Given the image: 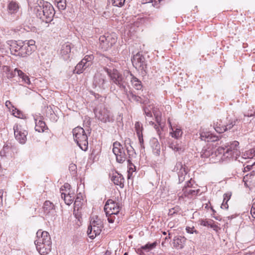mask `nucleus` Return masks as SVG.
I'll return each instance as SVG.
<instances>
[{
    "label": "nucleus",
    "mask_w": 255,
    "mask_h": 255,
    "mask_svg": "<svg viewBox=\"0 0 255 255\" xmlns=\"http://www.w3.org/2000/svg\"><path fill=\"white\" fill-rule=\"evenodd\" d=\"M156 245V243H153L152 244H147L146 245L143 246L141 247L142 250H151L155 247Z\"/></svg>",
    "instance_id": "79ce46f5"
},
{
    "label": "nucleus",
    "mask_w": 255,
    "mask_h": 255,
    "mask_svg": "<svg viewBox=\"0 0 255 255\" xmlns=\"http://www.w3.org/2000/svg\"><path fill=\"white\" fill-rule=\"evenodd\" d=\"M11 113L14 116L18 118H22L23 116L22 113L15 108L11 109Z\"/></svg>",
    "instance_id": "4c0bfd02"
},
{
    "label": "nucleus",
    "mask_w": 255,
    "mask_h": 255,
    "mask_svg": "<svg viewBox=\"0 0 255 255\" xmlns=\"http://www.w3.org/2000/svg\"><path fill=\"white\" fill-rule=\"evenodd\" d=\"M74 140L83 150L86 151L88 146V136L85 130L81 127H77L73 130Z\"/></svg>",
    "instance_id": "20e7f679"
},
{
    "label": "nucleus",
    "mask_w": 255,
    "mask_h": 255,
    "mask_svg": "<svg viewBox=\"0 0 255 255\" xmlns=\"http://www.w3.org/2000/svg\"><path fill=\"white\" fill-rule=\"evenodd\" d=\"M7 7L9 12L12 13H15L17 11L19 6L18 3H16L15 1H11L8 4Z\"/></svg>",
    "instance_id": "7c9ffc66"
},
{
    "label": "nucleus",
    "mask_w": 255,
    "mask_h": 255,
    "mask_svg": "<svg viewBox=\"0 0 255 255\" xmlns=\"http://www.w3.org/2000/svg\"><path fill=\"white\" fill-rule=\"evenodd\" d=\"M14 72H17V75L20 78H22L24 77V76L25 75V74L23 73L21 70L18 69L17 68H15L14 69Z\"/></svg>",
    "instance_id": "8fccbe9b"
},
{
    "label": "nucleus",
    "mask_w": 255,
    "mask_h": 255,
    "mask_svg": "<svg viewBox=\"0 0 255 255\" xmlns=\"http://www.w3.org/2000/svg\"><path fill=\"white\" fill-rule=\"evenodd\" d=\"M35 128L36 131H38V132H43L47 128L46 125L41 118L35 119Z\"/></svg>",
    "instance_id": "b1692460"
},
{
    "label": "nucleus",
    "mask_w": 255,
    "mask_h": 255,
    "mask_svg": "<svg viewBox=\"0 0 255 255\" xmlns=\"http://www.w3.org/2000/svg\"><path fill=\"white\" fill-rule=\"evenodd\" d=\"M135 129L136 132V134H140L142 133V125L139 122H136L135 123Z\"/></svg>",
    "instance_id": "e433bc0d"
},
{
    "label": "nucleus",
    "mask_w": 255,
    "mask_h": 255,
    "mask_svg": "<svg viewBox=\"0 0 255 255\" xmlns=\"http://www.w3.org/2000/svg\"><path fill=\"white\" fill-rule=\"evenodd\" d=\"M22 81L26 84L29 85L30 84V80L29 77L25 74L23 78H21Z\"/></svg>",
    "instance_id": "603ef678"
},
{
    "label": "nucleus",
    "mask_w": 255,
    "mask_h": 255,
    "mask_svg": "<svg viewBox=\"0 0 255 255\" xmlns=\"http://www.w3.org/2000/svg\"><path fill=\"white\" fill-rule=\"evenodd\" d=\"M155 120L156 121L158 124H160V121H161V117L160 116L156 115L155 116Z\"/></svg>",
    "instance_id": "e2e57ef3"
},
{
    "label": "nucleus",
    "mask_w": 255,
    "mask_h": 255,
    "mask_svg": "<svg viewBox=\"0 0 255 255\" xmlns=\"http://www.w3.org/2000/svg\"><path fill=\"white\" fill-rule=\"evenodd\" d=\"M200 138L206 141H215L219 140L218 136L212 135L210 132L202 131L200 132Z\"/></svg>",
    "instance_id": "6ab92c4d"
},
{
    "label": "nucleus",
    "mask_w": 255,
    "mask_h": 255,
    "mask_svg": "<svg viewBox=\"0 0 255 255\" xmlns=\"http://www.w3.org/2000/svg\"><path fill=\"white\" fill-rule=\"evenodd\" d=\"M182 167V164L181 162H178L176 163V164L174 167V170L175 171H177L179 169H181Z\"/></svg>",
    "instance_id": "6e6d98bb"
},
{
    "label": "nucleus",
    "mask_w": 255,
    "mask_h": 255,
    "mask_svg": "<svg viewBox=\"0 0 255 255\" xmlns=\"http://www.w3.org/2000/svg\"><path fill=\"white\" fill-rule=\"evenodd\" d=\"M170 147L172 149H173L174 150L176 151H180L182 149V148L180 146H179V145L178 144H176H176H175L174 143H171L170 145Z\"/></svg>",
    "instance_id": "c03bdc74"
},
{
    "label": "nucleus",
    "mask_w": 255,
    "mask_h": 255,
    "mask_svg": "<svg viewBox=\"0 0 255 255\" xmlns=\"http://www.w3.org/2000/svg\"><path fill=\"white\" fill-rule=\"evenodd\" d=\"M2 71L3 74L6 75L7 78L8 79L13 78L15 75L14 71H12L10 68L8 66H3Z\"/></svg>",
    "instance_id": "cd10ccee"
},
{
    "label": "nucleus",
    "mask_w": 255,
    "mask_h": 255,
    "mask_svg": "<svg viewBox=\"0 0 255 255\" xmlns=\"http://www.w3.org/2000/svg\"><path fill=\"white\" fill-rule=\"evenodd\" d=\"M186 231L188 233L190 234H193L195 233V234H198V231L196 230H195V228L194 227H187L186 228Z\"/></svg>",
    "instance_id": "49530a36"
},
{
    "label": "nucleus",
    "mask_w": 255,
    "mask_h": 255,
    "mask_svg": "<svg viewBox=\"0 0 255 255\" xmlns=\"http://www.w3.org/2000/svg\"><path fill=\"white\" fill-rule=\"evenodd\" d=\"M37 239L35 241V244H41L42 243H52L49 233L46 231L39 230L36 233Z\"/></svg>",
    "instance_id": "f8f14e48"
},
{
    "label": "nucleus",
    "mask_w": 255,
    "mask_h": 255,
    "mask_svg": "<svg viewBox=\"0 0 255 255\" xmlns=\"http://www.w3.org/2000/svg\"><path fill=\"white\" fill-rule=\"evenodd\" d=\"M186 239L184 237L176 236L173 240V244L174 248L178 249L183 248Z\"/></svg>",
    "instance_id": "aec40b11"
},
{
    "label": "nucleus",
    "mask_w": 255,
    "mask_h": 255,
    "mask_svg": "<svg viewBox=\"0 0 255 255\" xmlns=\"http://www.w3.org/2000/svg\"><path fill=\"white\" fill-rule=\"evenodd\" d=\"M163 234L164 235H166V233L165 232H163Z\"/></svg>",
    "instance_id": "69168bd1"
},
{
    "label": "nucleus",
    "mask_w": 255,
    "mask_h": 255,
    "mask_svg": "<svg viewBox=\"0 0 255 255\" xmlns=\"http://www.w3.org/2000/svg\"><path fill=\"white\" fill-rule=\"evenodd\" d=\"M69 170L72 172L73 174H74L76 173V170L77 169V166L74 164H71L69 166Z\"/></svg>",
    "instance_id": "3c124183"
},
{
    "label": "nucleus",
    "mask_w": 255,
    "mask_h": 255,
    "mask_svg": "<svg viewBox=\"0 0 255 255\" xmlns=\"http://www.w3.org/2000/svg\"><path fill=\"white\" fill-rule=\"evenodd\" d=\"M111 179L115 185L119 186L121 188L124 187V179L121 174L114 173Z\"/></svg>",
    "instance_id": "412c9836"
},
{
    "label": "nucleus",
    "mask_w": 255,
    "mask_h": 255,
    "mask_svg": "<svg viewBox=\"0 0 255 255\" xmlns=\"http://www.w3.org/2000/svg\"><path fill=\"white\" fill-rule=\"evenodd\" d=\"M80 62L82 64H83L82 65L85 69H87V68L89 67L90 66H91L89 64H88V63L84 61L83 62V59L80 61Z\"/></svg>",
    "instance_id": "052dcab7"
},
{
    "label": "nucleus",
    "mask_w": 255,
    "mask_h": 255,
    "mask_svg": "<svg viewBox=\"0 0 255 255\" xmlns=\"http://www.w3.org/2000/svg\"><path fill=\"white\" fill-rule=\"evenodd\" d=\"M131 77L130 82L133 87L136 90H140L142 88L141 82L130 72H128Z\"/></svg>",
    "instance_id": "393cba45"
},
{
    "label": "nucleus",
    "mask_w": 255,
    "mask_h": 255,
    "mask_svg": "<svg viewBox=\"0 0 255 255\" xmlns=\"http://www.w3.org/2000/svg\"><path fill=\"white\" fill-rule=\"evenodd\" d=\"M57 3V6L60 10H64L66 7V0H55Z\"/></svg>",
    "instance_id": "72a5a7b5"
},
{
    "label": "nucleus",
    "mask_w": 255,
    "mask_h": 255,
    "mask_svg": "<svg viewBox=\"0 0 255 255\" xmlns=\"http://www.w3.org/2000/svg\"><path fill=\"white\" fill-rule=\"evenodd\" d=\"M130 96L131 97V98L134 101H139L140 97L133 95L132 93H131L130 94Z\"/></svg>",
    "instance_id": "bf43d9fd"
},
{
    "label": "nucleus",
    "mask_w": 255,
    "mask_h": 255,
    "mask_svg": "<svg viewBox=\"0 0 255 255\" xmlns=\"http://www.w3.org/2000/svg\"><path fill=\"white\" fill-rule=\"evenodd\" d=\"M240 120L238 119H229L225 120H217L214 123V128L218 133H221L232 129L234 126L239 123Z\"/></svg>",
    "instance_id": "7ed1b4c3"
},
{
    "label": "nucleus",
    "mask_w": 255,
    "mask_h": 255,
    "mask_svg": "<svg viewBox=\"0 0 255 255\" xmlns=\"http://www.w3.org/2000/svg\"><path fill=\"white\" fill-rule=\"evenodd\" d=\"M5 106L8 108L10 110L14 107L12 105L11 103L9 101H6L5 102Z\"/></svg>",
    "instance_id": "4d7b16f0"
},
{
    "label": "nucleus",
    "mask_w": 255,
    "mask_h": 255,
    "mask_svg": "<svg viewBox=\"0 0 255 255\" xmlns=\"http://www.w3.org/2000/svg\"><path fill=\"white\" fill-rule=\"evenodd\" d=\"M106 71L111 80H112L114 83L120 87L125 88V86L124 85L125 83L124 78L120 72L115 69L109 70L108 68H106Z\"/></svg>",
    "instance_id": "6e6552de"
},
{
    "label": "nucleus",
    "mask_w": 255,
    "mask_h": 255,
    "mask_svg": "<svg viewBox=\"0 0 255 255\" xmlns=\"http://www.w3.org/2000/svg\"><path fill=\"white\" fill-rule=\"evenodd\" d=\"M96 117L100 121L107 122L109 121V111L105 108H101L96 113Z\"/></svg>",
    "instance_id": "a211bd4d"
},
{
    "label": "nucleus",
    "mask_w": 255,
    "mask_h": 255,
    "mask_svg": "<svg viewBox=\"0 0 255 255\" xmlns=\"http://www.w3.org/2000/svg\"><path fill=\"white\" fill-rule=\"evenodd\" d=\"M74 192L70 193L69 194L66 195L65 196H62V198H63L65 201V203L68 205H70L73 202L74 196Z\"/></svg>",
    "instance_id": "c756f323"
},
{
    "label": "nucleus",
    "mask_w": 255,
    "mask_h": 255,
    "mask_svg": "<svg viewBox=\"0 0 255 255\" xmlns=\"http://www.w3.org/2000/svg\"><path fill=\"white\" fill-rule=\"evenodd\" d=\"M229 206L228 204V202L223 201V203L221 205V208L222 209H228Z\"/></svg>",
    "instance_id": "13d9d810"
},
{
    "label": "nucleus",
    "mask_w": 255,
    "mask_h": 255,
    "mask_svg": "<svg viewBox=\"0 0 255 255\" xmlns=\"http://www.w3.org/2000/svg\"><path fill=\"white\" fill-rule=\"evenodd\" d=\"M85 203V201L83 195L81 193L78 194L74 204V210L78 211L82 208Z\"/></svg>",
    "instance_id": "4be33fe9"
},
{
    "label": "nucleus",
    "mask_w": 255,
    "mask_h": 255,
    "mask_svg": "<svg viewBox=\"0 0 255 255\" xmlns=\"http://www.w3.org/2000/svg\"><path fill=\"white\" fill-rule=\"evenodd\" d=\"M28 47V45H26L24 42H22V44H21L20 52L17 54L18 56L25 57L31 54L33 51Z\"/></svg>",
    "instance_id": "5701e85b"
},
{
    "label": "nucleus",
    "mask_w": 255,
    "mask_h": 255,
    "mask_svg": "<svg viewBox=\"0 0 255 255\" xmlns=\"http://www.w3.org/2000/svg\"><path fill=\"white\" fill-rule=\"evenodd\" d=\"M60 191L61 193V197L69 194L73 192L71 188V185L68 183H65L61 186Z\"/></svg>",
    "instance_id": "a878e982"
},
{
    "label": "nucleus",
    "mask_w": 255,
    "mask_h": 255,
    "mask_svg": "<svg viewBox=\"0 0 255 255\" xmlns=\"http://www.w3.org/2000/svg\"><path fill=\"white\" fill-rule=\"evenodd\" d=\"M253 165H247L244 168V172H247L250 170Z\"/></svg>",
    "instance_id": "680f3d73"
},
{
    "label": "nucleus",
    "mask_w": 255,
    "mask_h": 255,
    "mask_svg": "<svg viewBox=\"0 0 255 255\" xmlns=\"http://www.w3.org/2000/svg\"><path fill=\"white\" fill-rule=\"evenodd\" d=\"M100 46L104 50H107L117 42V37L113 34L102 35L99 38Z\"/></svg>",
    "instance_id": "423d86ee"
},
{
    "label": "nucleus",
    "mask_w": 255,
    "mask_h": 255,
    "mask_svg": "<svg viewBox=\"0 0 255 255\" xmlns=\"http://www.w3.org/2000/svg\"><path fill=\"white\" fill-rule=\"evenodd\" d=\"M130 170H132V171H133V170L132 168H129V171H128V172H129Z\"/></svg>",
    "instance_id": "0e129e2a"
},
{
    "label": "nucleus",
    "mask_w": 255,
    "mask_h": 255,
    "mask_svg": "<svg viewBox=\"0 0 255 255\" xmlns=\"http://www.w3.org/2000/svg\"><path fill=\"white\" fill-rule=\"evenodd\" d=\"M34 11L37 17L46 23L51 21L54 14L52 5L44 0H38Z\"/></svg>",
    "instance_id": "f257e3e1"
},
{
    "label": "nucleus",
    "mask_w": 255,
    "mask_h": 255,
    "mask_svg": "<svg viewBox=\"0 0 255 255\" xmlns=\"http://www.w3.org/2000/svg\"><path fill=\"white\" fill-rule=\"evenodd\" d=\"M94 58V56L93 54L87 55L83 59V62L85 61L88 63V64L91 66L93 64V60Z\"/></svg>",
    "instance_id": "c9c22d12"
},
{
    "label": "nucleus",
    "mask_w": 255,
    "mask_h": 255,
    "mask_svg": "<svg viewBox=\"0 0 255 255\" xmlns=\"http://www.w3.org/2000/svg\"><path fill=\"white\" fill-rule=\"evenodd\" d=\"M224 150H226L225 153H227L231 156L237 157L240 155L239 142L236 140L230 142L229 144L225 146V148H224Z\"/></svg>",
    "instance_id": "9d476101"
},
{
    "label": "nucleus",
    "mask_w": 255,
    "mask_h": 255,
    "mask_svg": "<svg viewBox=\"0 0 255 255\" xmlns=\"http://www.w3.org/2000/svg\"><path fill=\"white\" fill-rule=\"evenodd\" d=\"M25 125L16 124L13 127L15 139L20 143L24 144L27 140L28 131Z\"/></svg>",
    "instance_id": "39448f33"
},
{
    "label": "nucleus",
    "mask_w": 255,
    "mask_h": 255,
    "mask_svg": "<svg viewBox=\"0 0 255 255\" xmlns=\"http://www.w3.org/2000/svg\"><path fill=\"white\" fill-rule=\"evenodd\" d=\"M137 136H138V140H139V143L140 144V146L142 148H144V140H143V134L142 133V134H137Z\"/></svg>",
    "instance_id": "de8ad7c7"
},
{
    "label": "nucleus",
    "mask_w": 255,
    "mask_h": 255,
    "mask_svg": "<svg viewBox=\"0 0 255 255\" xmlns=\"http://www.w3.org/2000/svg\"><path fill=\"white\" fill-rule=\"evenodd\" d=\"M151 147L153 152L157 155L160 152V145L157 139H154L151 141Z\"/></svg>",
    "instance_id": "bb28decb"
},
{
    "label": "nucleus",
    "mask_w": 255,
    "mask_h": 255,
    "mask_svg": "<svg viewBox=\"0 0 255 255\" xmlns=\"http://www.w3.org/2000/svg\"><path fill=\"white\" fill-rule=\"evenodd\" d=\"M121 209L119 203H117L112 199H108L106 202L104 210L108 217V222L113 223L116 219V216H117Z\"/></svg>",
    "instance_id": "f03ea898"
},
{
    "label": "nucleus",
    "mask_w": 255,
    "mask_h": 255,
    "mask_svg": "<svg viewBox=\"0 0 255 255\" xmlns=\"http://www.w3.org/2000/svg\"><path fill=\"white\" fill-rule=\"evenodd\" d=\"M14 72H17V75L20 78H22L24 77V76L25 75V74L23 73L21 70L18 69L17 68H15L14 69Z\"/></svg>",
    "instance_id": "09e8293b"
},
{
    "label": "nucleus",
    "mask_w": 255,
    "mask_h": 255,
    "mask_svg": "<svg viewBox=\"0 0 255 255\" xmlns=\"http://www.w3.org/2000/svg\"><path fill=\"white\" fill-rule=\"evenodd\" d=\"M71 47L70 44L68 43L64 44L61 48V53L62 55H67L70 53Z\"/></svg>",
    "instance_id": "473e14b6"
},
{
    "label": "nucleus",
    "mask_w": 255,
    "mask_h": 255,
    "mask_svg": "<svg viewBox=\"0 0 255 255\" xmlns=\"http://www.w3.org/2000/svg\"><path fill=\"white\" fill-rule=\"evenodd\" d=\"M112 1L114 5L119 7L123 6L125 2V0H112Z\"/></svg>",
    "instance_id": "37998d69"
},
{
    "label": "nucleus",
    "mask_w": 255,
    "mask_h": 255,
    "mask_svg": "<svg viewBox=\"0 0 255 255\" xmlns=\"http://www.w3.org/2000/svg\"><path fill=\"white\" fill-rule=\"evenodd\" d=\"M245 155L247 156V157L249 158H253L254 156H255V149L252 148L247 151Z\"/></svg>",
    "instance_id": "ea45409f"
},
{
    "label": "nucleus",
    "mask_w": 255,
    "mask_h": 255,
    "mask_svg": "<svg viewBox=\"0 0 255 255\" xmlns=\"http://www.w3.org/2000/svg\"><path fill=\"white\" fill-rule=\"evenodd\" d=\"M167 121L170 127V129L171 130L170 131V134L171 136L176 139H178L181 137L183 134V132L181 129V128L177 126H173L171 125L169 118L168 119Z\"/></svg>",
    "instance_id": "2eb2a0df"
},
{
    "label": "nucleus",
    "mask_w": 255,
    "mask_h": 255,
    "mask_svg": "<svg viewBox=\"0 0 255 255\" xmlns=\"http://www.w3.org/2000/svg\"><path fill=\"white\" fill-rule=\"evenodd\" d=\"M131 61L133 66L135 67V68L140 70H145L146 68V63L145 58L144 56L139 53H137L134 55Z\"/></svg>",
    "instance_id": "9b49d317"
},
{
    "label": "nucleus",
    "mask_w": 255,
    "mask_h": 255,
    "mask_svg": "<svg viewBox=\"0 0 255 255\" xmlns=\"http://www.w3.org/2000/svg\"><path fill=\"white\" fill-rule=\"evenodd\" d=\"M113 151L118 162L123 163L127 159L126 150L120 142L116 141L113 143Z\"/></svg>",
    "instance_id": "0eeeda50"
},
{
    "label": "nucleus",
    "mask_w": 255,
    "mask_h": 255,
    "mask_svg": "<svg viewBox=\"0 0 255 255\" xmlns=\"http://www.w3.org/2000/svg\"><path fill=\"white\" fill-rule=\"evenodd\" d=\"M181 211V208L179 206H176L170 209L168 212L169 216H173L174 214H178Z\"/></svg>",
    "instance_id": "58836bf2"
},
{
    "label": "nucleus",
    "mask_w": 255,
    "mask_h": 255,
    "mask_svg": "<svg viewBox=\"0 0 255 255\" xmlns=\"http://www.w3.org/2000/svg\"><path fill=\"white\" fill-rule=\"evenodd\" d=\"M53 204L49 201H46L44 203L43 208L46 210H48V208H53Z\"/></svg>",
    "instance_id": "a18cd8bd"
},
{
    "label": "nucleus",
    "mask_w": 255,
    "mask_h": 255,
    "mask_svg": "<svg viewBox=\"0 0 255 255\" xmlns=\"http://www.w3.org/2000/svg\"><path fill=\"white\" fill-rule=\"evenodd\" d=\"M231 197V193H227L224 194V202H228V201L230 199Z\"/></svg>",
    "instance_id": "864d4df0"
},
{
    "label": "nucleus",
    "mask_w": 255,
    "mask_h": 255,
    "mask_svg": "<svg viewBox=\"0 0 255 255\" xmlns=\"http://www.w3.org/2000/svg\"><path fill=\"white\" fill-rule=\"evenodd\" d=\"M102 225L100 221H93L91 222L87 230V234L90 238L94 239L100 235L102 231Z\"/></svg>",
    "instance_id": "1a4fd4ad"
},
{
    "label": "nucleus",
    "mask_w": 255,
    "mask_h": 255,
    "mask_svg": "<svg viewBox=\"0 0 255 255\" xmlns=\"http://www.w3.org/2000/svg\"><path fill=\"white\" fill-rule=\"evenodd\" d=\"M24 42L26 45H28L29 46L28 47L31 48L32 51L34 50V48L35 47V42L34 40L31 39V40H29L28 41H24Z\"/></svg>",
    "instance_id": "a19ab883"
},
{
    "label": "nucleus",
    "mask_w": 255,
    "mask_h": 255,
    "mask_svg": "<svg viewBox=\"0 0 255 255\" xmlns=\"http://www.w3.org/2000/svg\"><path fill=\"white\" fill-rule=\"evenodd\" d=\"M106 76L100 72H98L95 75L94 78V84L96 86L103 87L106 82Z\"/></svg>",
    "instance_id": "dca6fc26"
},
{
    "label": "nucleus",
    "mask_w": 255,
    "mask_h": 255,
    "mask_svg": "<svg viewBox=\"0 0 255 255\" xmlns=\"http://www.w3.org/2000/svg\"><path fill=\"white\" fill-rule=\"evenodd\" d=\"M37 250L41 255H46L48 254L51 250L52 243L35 245Z\"/></svg>",
    "instance_id": "f3484780"
},
{
    "label": "nucleus",
    "mask_w": 255,
    "mask_h": 255,
    "mask_svg": "<svg viewBox=\"0 0 255 255\" xmlns=\"http://www.w3.org/2000/svg\"><path fill=\"white\" fill-rule=\"evenodd\" d=\"M200 225L203 226L210 227L215 229L217 228V226L214 224V222L212 220L201 219L200 220Z\"/></svg>",
    "instance_id": "c85d7f7f"
},
{
    "label": "nucleus",
    "mask_w": 255,
    "mask_h": 255,
    "mask_svg": "<svg viewBox=\"0 0 255 255\" xmlns=\"http://www.w3.org/2000/svg\"><path fill=\"white\" fill-rule=\"evenodd\" d=\"M184 194L185 196L189 195L196 196L199 193V190H193L191 188H185L183 189Z\"/></svg>",
    "instance_id": "2f4dec72"
},
{
    "label": "nucleus",
    "mask_w": 255,
    "mask_h": 255,
    "mask_svg": "<svg viewBox=\"0 0 255 255\" xmlns=\"http://www.w3.org/2000/svg\"><path fill=\"white\" fill-rule=\"evenodd\" d=\"M124 255H128V253H125Z\"/></svg>",
    "instance_id": "338daca9"
},
{
    "label": "nucleus",
    "mask_w": 255,
    "mask_h": 255,
    "mask_svg": "<svg viewBox=\"0 0 255 255\" xmlns=\"http://www.w3.org/2000/svg\"><path fill=\"white\" fill-rule=\"evenodd\" d=\"M251 214L254 219H255V204L253 203L251 209Z\"/></svg>",
    "instance_id": "5fc2aeb1"
},
{
    "label": "nucleus",
    "mask_w": 255,
    "mask_h": 255,
    "mask_svg": "<svg viewBox=\"0 0 255 255\" xmlns=\"http://www.w3.org/2000/svg\"><path fill=\"white\" fill-rule=\"evenodd\" d=\"M6 43L9 46L11 53L12 55L18 56L17 54L20 52L21 44H22V42L10 40H8Z\"/></svg>",
    "instance_id": "ddd939ff"
},
{
    "label": "nucleus",
    "mask_w": 255,
    "mask_h": 255,
    "mask_svg": "<svg viewBox=\"0 0 255 255\" xmlns=\"http://www.w3.org/2000/svg\"><path fill=\"white\" fill-rule=\"evenodd\" d=\"M245 185L250 189L255 187V171H252L243 178Z\"/></svg>",
    "instance_id": "4468645a"
},
{
    "label": "nucleus",
    "mask_w": 255,
    "mask_h": 255,
    "mask_svg": "<svg viewBox=\"0 0 255 255\" xmlns=\"http://www.w3.org/2000/svg\"><path fill=\"white\" fill-rule=\"evenodd\" d=\"M80 62L77 64V65L76 66L74 72L78 74H80L83 72V71L85 70V69L84 68V66L82 65Z\"/></svg>",
    "instance_id": "f704fd0d"
}]
</instances>
